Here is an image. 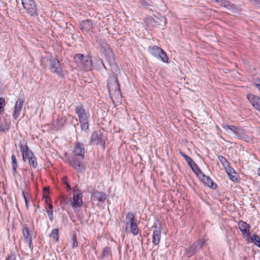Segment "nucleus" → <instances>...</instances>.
<instances>
[{"instance_id": "53", "label": "nucleus", "mask_w": 260, "mask_h": 260, "mask_svg": "<svg viewBox=\"0 0 260 260\" xmlns=\"http://www.w3.org/2000/svg\"><path fill=\"white\" fill-rule=\"evenodd\" d=\"M106 47L107 49H110V46L107 44H105Z\"/></svg>"}, {"instance_id": "7", "label": "nucleus", "mask_w": 260, "mask_h": 260, "mask_svg": "<svg viewBox=\"0 0 260 260\" xmlns=\"http://www.w3.org/2000/svg\"><path fill=\"white\" fill-rule=\"evenodd\" d=\"M24 9L31 16L38 15L37 9L34 0H21Z\"/></svg>"}, {"instance_id": "39", "label": "nucleus", "mask_w": 260, "mask_h": 260, "mask_svg": "<svg viewBox=\"0 0 260 260\" xmlns=\"http://www.w3.org/2000/svg\"><path fill=\"white\" fill-rule=\"evenodd\" d=\"M111 251L109 247L106 246L103 250V256H108L110 254Z\"/></svg>"}, {"instance_id": "48", "label": "nucleus", "mask_w": 260, "mask_h": 260, "mask_svg": "<svg viewBox=\"0 0 260 260\" xmlns=\"http://www.w3.org/2000/svg\"><path fill=\"white\" fill-rule=\"evenodd\" d=\"M194 163L196 162L192 159L187 164L190 167H191L193 164H194Z\"/></svg>"}, {"instance_id": "6", "label": "nucleus", "mask_w": 260, "mask_h": 260, "mask_svg": "<svg viewBox=\"0 0 260 260\" xmlns=\"http://www.w3.org/2000/svg\"><path fill=\"white\" fill-rule=\"evenodd\" d=\"M102 146L104 148L105 147V141L103 139V135L100 131H95L91 135L89 144H94Z\"/></svg>"}, {"instance_id": "54", "label": "nucleus", "mask_w": 260, "mask_h": 260, "mask_svg": "<svg viewBox=\"0 0 260 260\" xmlns=\"http://www.w3.org/2000/svg\"><path fill=\"white\" fill-rule=\"evenodd\" d=\"M257 174L260 176V168L257 170Z\"/></svg>"}, {"instance_id": "24", "label": "nucleus", "mask_w": 260, "mask_h": 260, "mask_svg": "<svg viewBox=\"0 0 260 260\" xmlns=\"http://www.w3.org/2000/svg\"><path fill=\"white\" fill-rule=\"evenodd\" d=\"M136 221L134 214L132 212H129L126 215V229H127L128 225L131 222H134Z\"/></svg>"}, {"instance_id": "37", "label": "nucleus", "mask_w": 260, "mask_h": 260, "mask_svg": "<svg viewBox=\"0 0 260 260\" xmlns=\"http://www.w3.org/2000/svg\"><path fill=\"white\" fill-rule=\"evenodd\" d=\"M218 158L221 164H222V165L225 167V168H226L227 166H229V162L223 156L219 155L218 156Z\"/></svg>"}, {"instance_id": "40", "label": "nucleus", "mask_w": 260, "mask_h": 260, "mask_svg": "<svg viewBox=\"0 0 260 260\" xmlns=\"http://www.w3.org/2000/svg\"><path fill=\"white\" fill-rule=\"evenodd\" d=\"M6 105L5 99L0 97V110L4 111Z\"/></svg>"}, {"instance_id": "34", "label": "nucleus", "mask_w": 260, "mask_h": 260, "mask_svg": "<svg viewBox=\"0 0 260 260\" xmlns=\"http://www.w3.org/2000/svg\"><path fill=\"white\" fill-rule=\"evenodd\" d=\"M152 228L155 229V230H154L153 231H159L160 232H161L162 229V224L158 220H156L154 222L153 225L152 226Z\"/></svg>"}, {"instance_id": "11", "label": "nucleus", "mask_w": 260, "mask_h": 260, "mask_svg": "<svg viewBox=\"0 0 260 260\" xmlns=\"http://www.w3.org/2000/svg\"><path fill=\"white\" fill-rule=\"evenodd\" d=\"M20 150L22 153V158L24 162H25L34 155L32 151L28 148L26 144L23 145L22 144H20Z\"/></svg>"}, {"instance_id": "23", "label": "nucleus", "mask_w": 260, "mask_h": 260, "mask_svg": "<svg viewBox=\"0 0 260 260\" xmlns=\"http://www.w3.org/2000/svg\"><path fill=\"white\" fill-rule=\"evenodd\" d=\"M248 243H253L254 244H260V238L256 234H253L252 236H250V234H249L248 238H245Z\"/></svg>"}, {"instance_id": "4", "label": "nucleus", "mask_w": 260, "mask_h": 260, "mask_svg": "<svg viewBox=\"0 0 260 260\" xmlns=\"http://www.w3.org/2000/svg\"><path fill=\"white\" fill-rule=\"evenodd\" d=\"M50 71L62 78H65L66 71L63 69L59 60L52 56L49 59Z\"/></svg>"}, {"instance_id": "31", "label": "nucleus", "mask_w": 260, "mask_h": 260, "mask_svg": "<svg viewBox=\"0 0 260 260\" xmlns=\"http://www.w3.org/2000/svg\"><path fill=\"white\" fill-rule=\"evenodd\" d=\"M28 160L30 167H32L33 169H36L38 167V164L37 160V158L35 155L28 159Z\"/></svg>"}, {"instance_id": "21", "label": "nucleus", "mask_w": 260, "mask_h": 260, "mask_svg": "<svg viewBox=\"0 0 260 260\" xmlns=\"http://www.w3.org/2000/svg\"><path fill=\"white\" fill-rule=\"evenodd\" d=\"M225 170L230 179L233 181H236L237 180V174L233 168L228 166V168H226Z\"/></svg>"}, {"instance_id": "8", "label": "nucleus", "mask_w": 260, "mask_h": 260, "mask_svg": "<svg viewBox=\"0 0 260 260\" xmlns=\"http://www.w3.org/2000/svg\"><path fill=\"white\" fill-rule=\"evenodd\" d=\"M73 153L75 156H80L82 159H84L85 153V147L83 143L76 142L75 146L73 150Z\"/></svg>"}, {"instance_id": "50", "label": "nucleus", "mask_w": 260, "mask_h": 260, "mask_svg": "<svg viewBox=\"0 0 260 260\" xmlns=\"http://www.w3.org/2000/svg\"><path fill=\"white\" fill-rule=\"evenodd\" d=\"M67 185V190L70 191L72 189L71 186L70 185L69 183L66 184Z\"/></svg>"}, {"instance_id": "35", "label": "nucleus", "mask_w": 260, "mask_h": 260, "mask_svg": "<svg viewBox=\"0 0 260 260\" xmlns=\"http://www.w3.org/2000/svg\"><path fill=\"white\" fill-rule=\"evenodd\" d=\"M245 134V131L243 129L238 128V131L235 133L236 136L238 138L240 139H243V137H244Z\"/></svg>"}, {"instance_id": "27", "label": "nucleus", "mask_w": 260, "mask_h": 260, "mask_svg": "<svg viewBox=\"0 0 260 260\" xmlns=\"http://www.w3.org/2000/svg\"><path fill=\"white\" fill-rule=\"evenodd\" d=\"M12 159V167L13 170V174L14 176L17 174V168L18 167V164L17 161V159L16 156L14 154H12L11 156Z\"/></svg>"}, {"instance_id": "26", "label": "nucleus", "mask_w": 260, "mask_h": 260, "mask_svg": "<svg viewBox=\"0 0 260 260\" xmlns=\"http://www.w3.org/2000/svg\"><path fill=\"white\" fill-rule=\"evenodd\" d=\"M161 232L159 231H153L152 235L153 244H159L160 239Z\"/></svg>"}, {"instance_id": "55", "label": "nucleus", "mask_w": 260, "mask_h": 260, "mask_svg": "<svg viewBox=\"0 0 260 260\" xmlns=\"http://www.w3.org/2000/svg\"><path fill=\"white\" fill-rule=\"evenodd\" d=\"M22 195L23 198H24V197H26L25 192L24 191H22Z\"/></svg>"}, {"instance_id": "44", "label": "nucleus", "mask_w": 260, "mask_h": 260, "mask_svg": "<svg viewBox=\"0 0 260 260\" xmlns=\"http://www.w3.org/2000/svg\"><path fill=\"white\" fill-rule=\"evenodd\" d=\"M253 5H260V0H249Z\"/></svg>"}, {"instance_id": "3", "label": "nucleus", "mask_w": 260, "mask_h": 260, "mask_svg": "<svg viewBox=\"0 0 260 260\" xmlns=\"http://www.w3.org/2000/svg\"><path fill=\"white\" fill-rule=\"evenodd\" d=\"M74 61L77 63H80V68L85 71L91 70L92 62L91 57L89 55L84 56L83 54L77 53L74 56Z\"/></svg>"}, {"instance_id": "29", "label": "nucleus", "mask_w": 260, "mask_h": 260, "mask_svg": "<svg viewBox=\"0 0 260 260\" xmlns=\"http://www.w3.org/2000/svg\"><path fill=\"white\" fill-rule=\"evenodd\" d=\"M95 197L99 202H104L107 199V196L105 193L103 192H96L95 193Z\"/></svg>"}, {"instance_id": "18", "label": "nucleus", "mask_w": 260, "mask_h": 260, "mask_svg": "<svg viewBox=\"0 0 260 260\" xmlns=\"http://www.w3.org/2000/svg\"><path fill=\"white\" fill-rule=\"evenodd\" d=\"M221 6L224 7L229 10H236V6L228 0H215Z\"/></svg>"}, {"instance_id": "36", "label": "nucleus", "mask_w": 260, "mask_h": 260, "mask_svg": "<svg viewBox=\"0 0 260 260\" xmlns=\"http://www.w3.org/2000/svg\"><path fill=\"white\" fill-rule=\"evenodd\" d=\"M245 134V131L243 129L238 128V131L235 133L236 136L238 138L240 139H243V137H244Z\"/></svg>"}, {"instance_id": "47", "label": "nucleus", "mask_w": 260, "mask_h": 260, "mask_svg": "<svg viewBox=\"0 0 260 260\" xmlns=\"http://www.w3.org/2000/svg\"><path fill=\"white\" fill-rule=\"evenodd\" d=\"M24 200H25L26 207V208H28V200H27L26 197H24Z\"/></svg>"}, {"instance_id": "15", "label": "nucleus", "mask_w": 260, "mask_h": 260, "mask_svg": "<svg viewBox=\"0 0 260 260\" xmlns=\"http://www.w3.org/2000/svg\"><path fill=\"white\" fill-rule=\"evenodd\" d=\"M92 27L93 23L92 21L90 19L82 21L80 23V28L83 32L89 31Z\"/></svg>"}, {"instance_id": "12", "label": "nucleus", "mask_w": 260, "mask_h": 260, "mask_svg": "<svg viewBox=\"0 0 260 260\" xmlns=\"http://www.w3.org/2000/svg\"><path fill=\"white\" fill-rule=\"evenodd\" d=\"M83 204L82 194L80 190H78L74 194L72 206L73 208L80 207Z\"/></svg>"}, {"instance_id": "22", "label": "nucleus", "mask_w": 260, "mask_h": 260, "mask_svg": "<svg viewBox=\"0 0 260 260\" xmlns=\"http://www.w3.org/2000/svg\"><path fill=\"white\" fill-rule=\"evenodd\" d=\"M188 247H186V255L188 257L192 256L197 251V248L195 245H187Z\"/></svg>"}, {"instance_id": "57", "label": "nucleus", "mask_w": 260, "mask_h": 260, "mask_svg": "<svg viewBox=\"0 0 260 260\" xmlns=\"http://www.w3.org/2000/svg\"><path fill=\"white\" fill-rule=\"evenodd\" d=\"M256 245L260 248V245Z\"/></svg>"}, {"instance_id": "52", "label": "nucleus", "mask_w": 260, "mask_h": 260, "mask_svg": "<svg viewBox=\"0 0 260 260\" xmlns=\"http://www.w3.org/2000/svg\"><path fill=\"white\" fill-rule=\"evenodd\" d=\"M43 190H44V191H49V188H48L45 187V188H44Z\"/></svg>"}, {"instance_id": "46", "label": "nucleus", "mask_w": 260, "mask_h": 260, "mask_svg": "<svg viewBox=\"0 0 260 260\" xmlns=\"http://www.w3.org/2000/svg\"><path fill=\"white\" fill-rule=\"evenodd\" d=\"M45 202L48 205L49 203H51V199L49 197H46Z\"/></svg>"}, {"instance_id": "33", "label": "nucleus", "mask_w": 260, "mask_h": 260, "mask_svg": "<svg viewBox=\"0 0 260 260\" xmlns=\"http://www.w3.org/2000/svg\"><path fill=\"white\" fill-rule=\"evenodd\" d=\"M222 127L225 130L229 129L232 131L235 134L236 132H237V131H238V128H239V127H238L235 125H227V124H223Z\"/></svg>"}, {"instance_id": "42", "label": "nucleus", "mask_w": 260, "mask_h": 260, "mask_svg": "<svg viewBox=\"0 0 260 260\" xmlns=\"http://www.w3.org/2000/svg\"><path fill=\"white\" fill-rule=\"evenodd\" d=\"M16 259V256L13 254H10L8 255L7 257L6 258V260H15Z\"/></svg>"}, {"instance_id": "1", "label": "nucleus", "mask_w": 260, "mask_h": 260, "mask_svg": "<svg viewBox=\"0 0 260 260\" xmlns=\"http://www.w3.org/2000/svg\"><path fill=\"white\" fill-rule=\"evenodd\" d=\"M107 87L110 97L112 99L113 103H114L115 101L119 102L122 98L120 84L117 77L114 75L109 77L108 80Z\"/></svg>"}, {"instance_id": "25", "label": "nucleus", "mask_w": 260, "mask_h": 260, "mask_svg": "<svg viewBox=\"0 0 260 260\" xmlns=\"http://www.w3.org/2000/svg\"><path fill=\"white\" fill-rule=\"evenodd\" d=\"M129 225L130 226V232L134 235H137L139 234V230L136 221L130 222Z\"/></svg>"}, {"instance_id": "58", "label": "nucleus", "mask_w": 260, "mask_h": 260, "mask_svg": "<svg viewBox=\"0 0 260 260\" xmlns=\"http://www.w3.org/2000/svg\"><path fill=\"white\" fill-rule=\"evenodd\" d=\"M31 244H29V247L31 248Z\"/></svg>"}, {"instance_id": "28", "label": "nucleus", "mask_w": 260, "mask_h": 260, "mask_svg": "<svg viewBox=\"0 0 260 260\" xmlns=\"http://www.w3.org/2000/svg\"><path fill=\"white\" fill-rule=\"evenodd\" d=\"M47 209V213L49 217V220L51 221L53 220V207L51 203H49L48 207H46Z\"/></svg>"}, {"instance_id": "14", "label": "nucleus", "mask_w": 260, "mask_h": 260, "mask_svg": "<svg viewBox=\"0 0 260 260\" xmlns=\"http://www.w3.org/2000/svg\"><path fill=\"white\" fill-rule=\"evenodd\" d=\"M247 98L253 107L260 112V98L253 94H248Z\"/></svg>"}, {"instance_id": "16", "label": "nucleus", "mask_w": 260, "mask_h": 260, "mask_svg": "<svg viewBox=\"0 0 260 260\" xmlns=\"http://www.w3.org/2000/svg\"><path fill=\"white\" fill-rule=\"evenodd\" d=\"M198 177L206 185L214 189L216 188L217 185L216 184H214L213 181L203 173L202 174L200 175Z\"/></svg>"}, {"instance_id": "5", "label": "nucleus", "mask_w": 260, "mask_h": 260, "mask_svg": "<svg viewBox=\"0 0 260 260\" xmlns=\"http://www.w3.org/2000/svg\"><path fill=\"white\" fill-rule=\"evenodd\" d=\"M148 49L149 53L154 57L160 59L164 62H169V58L167 54L160 48L156 46H149Z\"/></svg>"}, {"instance_id": "17", "label": "nucleus", "mask_w": 260, "mask_h": 260, "mask_svg": "<svg viewBox=\"0 0 260 260\" xmlns=\"http://www.w3.org/2000/svg\"><path fill=\"white\" fill-rule=\"evenodd\" d=\"M22 234L25 242L28 243V244H31V235L30 234L28 227L26 224H22Z\"/></svg>"}, {"instance_id": "2", "label": "nucleus", "mask_w": 260, "mask_h": 260, "mask_svg": "<svg viewBox=\"0 0 260 260\" xmlns=\"http://www.w3.org/2000/svg\"><path fill=\"white\" fill-rule=\"evenodd\" d=\"M75 113L78 115L82 131H87L89 129V118L90 117L88 112L80 104L75 108Z\"/></svg>"}, {"instance_id": "56", "label": "nucleus", "mask_w": 260, "mask_h": 260, "mask_svg": "<svg viewBox=\"0 0 260 260\" xmlns=\"http://www.w3.org/2000/svg\"><path fill=\"white\" fill-rule=\"evenodd\" d=\"M3 112V111L2 110H0V114H1V113Z\"/></svg>"}, {"instance_id": "20", "label": "nucleus", "mask_w": 260, "mask_h": 260, "mask_svg": "<svg viewBox=\"0 0 260 260\" xmlns=\"http://www.w3.org/2000/svg\"><path fill=\"white\" fill-rule=\"evenodd\" d=\"M10 127V122L6 119H4L0 123V132L6 133Z\"/></svg>"}, {"instance_id": "49", "label": "nucleus", "mask_w": 260, "mask_h": 260, "mask_svg": "<svg viewBox=\"0 0 260 260\" xmlns=\"http://www.w3.org/2000/svg\"><path fill=\"white\" fill-rule=\"evenodd\" d=\"M73 244L77 243V241L75 235L73 236Z\"/></svg>"}, {"instance_id": "9", "label": "nucleus", "mask_w": 260, "mask_h": 260, "mask_svg": "<svg viewBox=\"0 0 260 260\" xmlns=\"http://www.w3.org/2000/svg\"><path fill=\"white\" fill-rule=\"evenodd\" d=\"M69 163L78 172H83L85 171V167L82 161L75 157L69 160Z\"/></svg>"}, {"instance_id": "45", "label": "nucleus", "mask_w": 260, "mask_h": 260, "mask_svg": "<svg viewBox=\"0 0 260 260\" xmlns=\"http://www.w3.org/2000/svg\"><path fill=\"white\" fill-rule=\"evenodd\" d=\"M62 183L64 184H67L68 183V177L67 176H64L62 179Z\"/></svg>"}, {"instance_id": "41", "label": "nucleus", "mask_w": 260, "mask_h": 260, "mask_svg": "<svg viewBox=\"0 0 260 260\" xmlns=\"http://www.w3.org/2000/svg\"><path fill=\"white\" fill-rule=\"evenodd\" d=\"M179 154L184 157V158L185 159L187 163L189 162L191 160H192V159L190 157L186 155L182 151H179Z\"/></svg>"}, {"instance_id": "30", "label": "nucleus", "mask_w": 260, "mask_h": 260, "mask_svg": "<svg viewBox=\"0 0 260 260\" xmlns=\"http://www.w3.org/2000/svg\"><path fill=\"white\" fill-rule=\"evenodd\" d=\"M50 237L54 240V242H58V240H59L58 230L57 229H54L52 230L51 234H50Z\"/></svg>"}, {"instance_id": "19", "label": "nucleus", "mask_w": 260, "mask_h": 260, "mask_svg": "<svg viewBox=\"0 0 260 260\" xmlns=\"http://www.w3.org/2000/svg\"><path fill=\"white\" fill-rule=\"evenodd\" d=\"M67 118L66 117H58L57 119L53 122V126L56 129H59L62 127L66 122Z\"/></svg>"}, {"instance_id": "10", "label": "nucleus", "mask_w": 260, "mask_h": 260, "mask_svg": "<svg viewBox=\"0 0 260 260\" xmlns=\"http://www.w3.org/2000/svg\"><path fill=\"white\" fill-rule=\"evenodd\" d=\"M24 102V99L23 98H19L16 101L14 108V112L13 113V117L14 118V119L16 120L19 117L20 113L22 108Z\"/></svg>"}, {"instance_id": "51", "label": "nucleus", "mask_w": 260, "mask_h": 260, "mask_svg": "<svg viewBox=\"0 0 260 260\" xmlns=\"http://www.w3.org/2000/svg\"><path fill=\"white\" fill-rule=\"evenodd\" d=\"M161 21H162V22L164 24H165V23H166V19L165 18H162V19L161 20Z\"/></svg>"}, {"instance_id": "32", "label": "nucleus", "mask_w": 260, "mask_h": 260, "mask_svg": "<svg viewBox=\"0 0 260 260\" xmlns=\"http://www.w3.org/2000/svg\"><path fill=\"white\" fill-rule=\"evenodd\" d=\"M193 172L199 176L200 175L202 174V172L201 171L199 166L196 163L193 164L191 167H190Z\"/></svg>"}, {"instance_id": "43", "label": "nucleus", "mask_w": 260, "mask_h": 260, "mask_svg": "<svg viewBox=\"0 0 260 260\" xmlns=\"http://www.w3.org/2000/svg\"><path fill=\"white\" fill-rule=\"evenodd\" d=\"M254 84L255 86L257 88L258 90L260 91V80H256Z\"/></svg>"}, {"instance_id": "13", "label": "nucleus", "mask_w": 260, "mask_h": 260, "mask_svg": "<svg viewBox=\"0 0 260 260\" xmlns=\"http://www.w3.org/2000/svg\"><path fill=\"white\" fill-rule=\"evenodd\" d=\"M238 226L240 230L242 232L243 238H248L250 234V225L245 221L240 220L238 222Z\"/></svg>"}, {"instance_id": "38", "label": "nucleus", "mask_w": 260, "mask_h": 260, "mask_svg": "<svg viewBox=\"0 0 260 260\" xmlns=\"http://www.w3.org/2000/svg\"><path fill=\"white\" fill-rule=\"evenodd\" d=\"M254 139L255 138L253 136H248L246 134L244 135L242 139L243 140L249 143H252Z\"/></svg>"}]
</instances>
